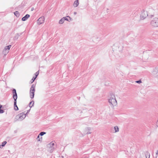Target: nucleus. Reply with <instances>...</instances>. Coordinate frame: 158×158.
Listing matches in <instances>:
<instances>
[{
    "instance_id": "f257e3e1",
    "label": "nucleus",
    "mask_w": 158,
    "mask_h": 158,
    "mask_svg": "<svg viewBox=\"0 0 158 158\" xmlns=\"http://www.w3.org/2000/svg\"><path fill=\"white\" fill-rule=\"evenodd\" d=\"M108 102L110 105L112 106V107H114L117 104V102L116 99L114 95L112 94H110V97L109 99Z\"/></svg>"
},
{
    "instance_id": "f03ea898",
    "label": "nucleus",
    "mask_w": 158,
    "mask_h": 158,
    "mask_svg": "<svg viewBox=\"0 0 158 158\" xmlns=\"http://www.w3.org/2000/svg\"><path fill=\"white\" fill-rule=\"evenodd\" d=\"M55 142L52 141L47 145L48 150L50 153L53 152L54 149Z\"/></svg>"
},
{
    "instance_id": "7ed1b4c3",
    "label": "nucleus",
    "mask_w": 158,
    "mask_h": 158,
    "mask_svg": "<svg viewBox=\"0 0 158 158\" xmlns=\"http://www.w3.org/2000/svg\"><path fill=\"white\" fill-rule=\"evenodd\" d=\"M35 85L33 84H32L30 89V97L32 99L34 98L35 95Z\"/></svg>"
},
{
    "instance_id": "20e7f679",
    "label": "nucleus",
    "mask_w": 158,
    "mask_h": 158,
    "mask_svg": "<svg viewBox=\"0 0 158 158\" xmlns=\"http://www.w3.org/2000/svg\"><path fill=\"white\" fill-rule=\"evenodd\" d=\"M150 24L154 27H158V18H154L150 22Z\"/></svg>"
},
{
    "instance_id": "39448f33",
    "label": "nucleus",
    "mask_w": 158,
    "mask_h": 158,
    "mask_svg": "<svg viewBox=\"0 0 158 158\" xmlns=\"http://www.w3.org/2000/svg\"><path fill=\"white\" fill-rule=\"evenodd\" d=\"M148 16V13L147 11L144 10H143L140 15V19L141 20L144 19Z\"/></svg>"
},
{
    "instance_id": "423d86ee",
    "label": "nucleus",
    "mask_w": 158,
    "mask_h": 158,
    "mask_svg": "<svg viewBox=\"0 0 158 158\" xmlns=\"http://www.w3.org/2000/svg\"><path fill=\"white\" fill-rule=\"evenodd\" d=\"M25 112H22L18 114L17 116H19V120L20 121H22L23 120L26 116V114L25 113Z\"/></svg>"
},
{
    "instance_id": "0eeeda50",
    "label": "nucleus",
    "mask_w": 158,
    "mask_h": 158,
    "mask_svg": "<svg viewBox=\"0 0 158 158\" xmlns=\"http://www.w3.org/2000/svg\"><path fill=\"white\" fill-rule=\"evenodd\" d=\"M45 20L44 17V16L41 17L40 18L37 20V22L38 24L40 25L44 22Z\"/></svg>"
},
{
    "instance_id": "6e6552de",
    "label": "nucleus",
    "mask_w": 158,
    "mask_h": 158,
    "mask_svg": "<svg viewBox=\"0 0 158 158\" xmlns=\"http://www.w3.org/2000/svg\"><path fill=\"white\" fill-rule=\"evenodd\" d=\"M13 98L14 99V100H17V94L16 93V90L14 89L12 90Z\"/></svg>"
},
{
    "instance_id": "1a4fd4ad",
    "label": "nucleus",
    "mask_w": 158,
    "mask_h": 158,
    "mask_svg": "<svg viewBox=\"0 0 158 158\" xmlns=\"http://www.w3.org/2000/svg\"><path fill=\"white\" fill-rule=\"evenodd\" d=\"M158 68L156 67L153 70V71L152 72V74L154 77H156L158 76Z\"/></svg>"
},
{
    "instance_id": "9d476101",
    "label": "nucleus",
    "mask_w": 158,
    "mask_h": 158,
    "mask_svg": "<svg viewBox=\"0 0 158 158\" xmlns=\"http://www.w3.org/2000/svg\"><path fill=\"white\" fill-rule=\"evenodd\" d=\"M30 17V15L28 14H27L24 17L22 18V20L23 21H25L26 20Z\"/></svg>"
},
{
    "instance_id": "9b49d317",
    "label": "nucleus",
    "mask_w": 158,
    "mask_h": 158,
    "mask_svg": "<svg viewBox=\"0 0 158 158\" xmlns=\"http://www.w3.org/2000/svg\"><path fill=\"white\" fill-rule=\"evenodd\" d=\"M63 18L64 19V21L66 20L68 21H70L71 20H72V19L71 18H70L69 16H68L66 17H63Z\"/></svg>"
},
{
    "instance_id": "f8f14e48",
    "label": "nucleus",
    "mask_w": 158,
    "mask_h": 158,
    "mask_svg": "<svg viewBox=\"0 0 158 158\" xmlns=\"http://www.w3.org/2000/svg\"><path fill=\"white\" fill-rule=\"evenodd\" d=\"M17 100H14V109L15 110H19V108L17 105Z\"/></svg>"
},
{
    "instance_id": "ddd939ff",
    "label": "nucleus",
    "mask_w": 158,
    "mask_h": 158,
    "mask_svg": "<svg viewBox=\"0 0 158 158\" xmlns=\"http://www.w3.org/2000/svg\"><path fill=\"white\" fill-rule=\"evenodd\" d=\"M79 4V2L78 0H76L74 2V3L73 4V6L74 7H77Z\"/></svg>"
},
{
    "instance_id": "4468645a",
    "label": "nucleus",
    "mask_w": 158,
    "mask_h": 158,
    "mask_svg": "<svg viewBox=\"0 0 158 158\" xmlns=\"http://www.w3.org/2000/svg\"><path fill=\"white\" fill-rule=\"evenodd\" d=\"M11 47V45H10L6 46L4 48V50H5V51H9V49Z\"/></svg>"
},
{
    "instance_id": "2eb2a0df",
    "label": "nucleus",
    "mask_w": 158,
    "mask_h": 158,
    "mask_svg": "<svg viewBox=\"0 0 158 158\" xmlns=\"http://www.w3.org/2000/svg\"><path fill=\"white\" fill-rule=\"evenodd\" d=\"M145 155L146 158H150V154L148 151H146L145 152Z\"/></svg>"
},
{
    "instance_id": "dca6fc26",
    "label": "nucleus",
    "mask_w": 158,
    "mask_h": 158,
    "mask_svg": "<svg viewBox=\"0 0 158 158\" xmlns=\"http://www.w3.org/2000/svg\"><path fill=\"white\" fill-rule=\"evenodd\" d=\"M14 15L17 17H19L20 16L19 12L18 11H16L14 13Z\"/></svg>"
},
{
    "instance_id": "f3484780",
    "label": "nucleus",
    "mask_w": 158,
    "mask_h": 158,
    "mask_svg": "<svg viewBox=\"0 0 158 158\" xmlns=\"http://www.w3.org/2000/svg\"><path fill=\"white\" fill-rule=\"evenodd\" d=\"M34 102L33 101L30 102L29 103V106L31 108V107L34 105Z\"/></svg>"
},
{
    "instance_id": "a211bd4d",
    "label": "nucleus",
    "mask_w": 158,
    "mask_h": 158,
    "mask_svg": "<svg viewBox=\"0 0 158 158\" xmlns=\"http://www.w3.org/2000/svg\"><path fill=\"white\" fill-rule=\"evenodd\" d=\"M64 19L63 18L59 20V24H62L64 23Z\"/></svg>"
},
{
    "instance_id": "6ab92c4d",
    "label": "nucleus",
    "mask_w": 158,
    "mask_h": 158,
    "mask_svg": "<svg viewBox=\"0 0 158 158\" xmlns=\"http://www.w3.org/2000/svg\"><path fill=\"white\" fill-rule=\"evenodd\" d=\"M22 33H17L16 34L15 38H16V39H18L19 36L21 35Z\"/></svg>"
},
{
    "instance_id": "aec40b11",
    "label": "nucleus",
    "mask_w": 158,
    "mask_h": 158,
    "mask_svg": "<svg viewBox=\"0 0 158 158\" xmlns=\"http://www.w3.org/2000/svg\"><path fill=\"white\" fill-rule=\"evenodd\" d=\"M115 132H118L119 131V128L117 126H116L114 127Z\"/></svg>"
},
{
    "instance_id": "412c9836",
    "label": "nucleus",
    "mask_w": 158,
    "mask_h": 158,
    "mask_svg": "<svg viewBox=\"0 0 158 158\" xmlns=\"http://www.w3.org/2000/svg\"><path fill=\"white\" fill-rule=\"evenodd\" d=\"M2 105L0 104V114H2L4 113V110L2 109Z\"/></svg>"
},
{
    "instance_id": "4be33fe9",
    "label": "nucleus",
    "mask_w": 158,
    "mask_h": 158,
    "mask_svg": "<svg viewBox=\"0 0 158 158\" xmlns=\"http://www.w3.org/2000/svg\"><path fill=\"white\" fill-rule=\"evenodd\" d=\"M35 79H36L35 77H33L30 81V83H32L35 80Z\"/></svg>"
},
{
    "instance_id": "5701e85b",
    "label": "nucleus",
    "mask_w": 158,
    "mask_h": 158,
    "mask_svg": "<svg viewBox=\"0 0 158 158\" xmlns=\"http://www.w3.org/2000/svg\"><path fill=\"white\" fill-rule=\"evenodd\" d=\"M8 52L9 51H5V50H4L3 51V53L5 55H6Z\"/></svg>"
},
{
    "instance_id": "b1692460",
    "label": "nucleus",
    "mask_w": 158,
    "mask_h": 158,
    "mask_svg": "<svg viewBox=\"0 0 158 158\" xmlns=\"http://www.w3.org/2000/svg\"><path fill=\"white\" fill-rule=\"evenodd\" d=\"M46 132H41L39 134L40 136H42L46 134Z\"/></svg>"
},
{
    "instance_id": "393cba45",
    "label": "nucleus",
    "mask_w": 158,
    "mask_h": 158,
    "mask_svg": "<svg viewBox=\"0 0 158 158\" xmlns=\"http://www.w3.org/2000/svg\"><path fill=\"white\" fill-rule=\"evenodd\" d=\"M7 142L6 141H3L1 145L2 146V147H4L5 146V145L6 144V143Z\"/></svg>"
},
{
    "instance_id": "a878e982",
    "label": "nucleus",
    "mask_w": 158,
    "mask_h": 158,
    "mask_svg": "<svg viewBox=\"0 0 158 158\" xmlns=\"http://www.w3.org/2000/svg\"><path fill=\"white\" fill-rule=\"evenodd\" d=\"M40 135H39L37 137V139L38 141H41L42 140V137H41V138H39V139H38V138H39L40 137Z\"/></svg>"
},
{
    "instance_id": "bb28decb",
    "label": "nucleus",
    "mask_w": 158,
    "mask_h": 158,
    "mask_svg": "<svg viewBox=\"0 0 158 158\" xmlns=\"http://www.w3.org/2000/svg\"><path fill=\"white\" fill-rule=\"evenodd\" d=\"M39 74V71H38L36 73H35V78H36L37 77Z\"/></svg>"
},
{
    "instance_id": "cd10ccee",
    "label": "nucleus",
    "mask_w": 158,
    "mask_h": 158,
    "mask_svg": "<svg viewBox=\"0 0 158 158\" xmlns=\"http://www.w3.org/2000/svg\"><path fill=\"white\" fill-rule=\"evenodd\" d=\"M135 82L139 83V84H140V83H141L142 82V81H141V80L137 81H136Z\"/></svg>"
},
{
    "instance_id": "c85d7f7f",
    "label": "nucleus",
    "mask_w": 158,
    "mask_h": 158,
    "mask_svg": "<svg viewBox=\"0 0 158 158\" xmlns=\"http://www.w3.org/2000/svg\"><path fill=\"white\" fill-rule=\"evenodd\" d=\"M154 16V14H152V15H149V17L150 18H152V17H153Z\"/></svg>"
},
{
    "instance_id": "c756f323",
    "label": "nucleus",
    "mask_w": 158,
    "mask_h": 158,
    "mask_svg": "<svg viewBox=\"0 0 158 158\" xmlns=\"http://www.w3.org/2000/svg\"><path fill=\"white\" fill-rule=\"evenodd\" d=\"M156 157L157 156H158V150H157L156 152Z\"/></svg>"
},
{
    "instance_id": "7c9ffc66",
    "label": "nucleus",
    "mask_w": 158,
    "mask_h": 158,
    "mask_svg": "<svg viewBox=\"0 0 158 158\" xmlns=\"http://www.w3.org/2000/svg\"><path fill=\"white\" fill-rule=\"evenodd\" d=\"M30 110H27V112L26 114H26V115L28 113H29V111H30Z\"/></svg>"
},
{
    "instance_id": "2f4dec72",
    "label": "nucleus",
    "mask_w": 158,
    "mask_h": 158,
    "mask_svg": "<svg viewBox=\"0 0 158 158\" xmlns=\"http://www.w3.org/2000/svg\"><path fill=\"white\" fill-rule=\"evenodd\" d=\"M91 134V132H88L87 133V134Z\"/></svg>"
},
{
    "instance_id": "473e14b6",
    "label": "nucleus",
    "mask_w": 158,
    "mask_h": 158,
    "mask_svg": "<svg viewBox=\"0 0 158 158\" xmlns=\"http://www.w3.org/2000/svg\"><path fill=\"white\" fill-rule=\"evenodd\" d=\"M77 12H74V14L75 15H76L77 14Z\"/></svg>"
},
{
    "instance_id": "72a5a7b5",
    "label": "nucleus",
    "mask_w": 158,
    "mask_h": 158,
    "mask_svg": "<svg viewBox=\"0 0 158 158\" xmlns=\"http://www.w3.org/2000/svg\"><path fill=\"white\" fill-rule=\"evenodd\" d=\"M34 9L33 7H32L31 8V10L33 11L34 10Z\"/></svg>"
},
{
    "instance_id": "f704fd0d",
    "label": "nucleus",
    "mask_w": 158,
    "mask_h": 158,
    "mask_svg": "<svg viewBox=\"0 0 158 158\" xmlns=\"http://www.w3.org/2000/svg\"><path fill=\"white\" fill-rule=\"evenodd\" d=\"M150 11H153V10L151 9L150 10Z\"/></svg>"
},
{
    "instance_id": "c9c22d12",
    "label": "nucleus",
    "mask_w": 158,
    "mask_h": 158,
    "mask_svg": "<svg viewBox=\"0 0 158 158\" xmlns=\"http://www.w3.org/2000/svg\"><path fill=\"white\" fill-rule=\"evenodd\" d=\"M88 129L89 130H90V128H88Z\"/></svg>"
},
{
    "instance_id": "e433bc0d",
    "label": "nucleus",
    "mask_w": 158,
    "mask_h": 158,
    "mask_svg": "<svg viewBox=\"0 0 158 158\" xmlns=\"http://www.w3.org/2000/svg\"><path fill=\"white\" fill-rule=\"evenodd\" d=\"M2 146L1 145H0V148H1Z\"/></svg>"
}]
</instances>
